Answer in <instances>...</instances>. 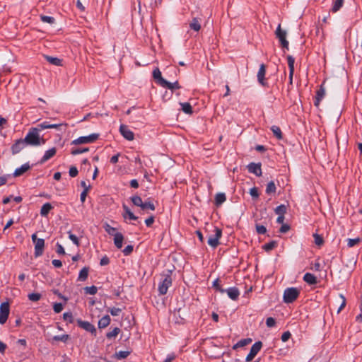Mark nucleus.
Here are the masks:
<instances>
[{
  "instance_id": "f257e3e1",
  "label": "nucleus",
  "mask_w": 362,
  "mask_h": 362,
  "mask_svg": "<svg viewBox=\"0 0 362 362\" xmlns=\"http://www.w3.org/2000/svg\"><path fill=\"white\" fill-rule=\"evenodd\" d=\"M41 130H42V129L38 127V125L36 127L30 128L24 137V144L32 146H38L44 144L45 140L40 135Z\"/></svg>"
},
{
  "instance_id": "f03ea898",
  "label": "nucleus",
  "mask_w": 362,
  "mask_h": 362,
  "mask_svg": "<svg viewBox=\"0 0 362 362\" xmlns=\"http://www.w3.org/2000/svg\"><path fill=\"white\" fill-rule=\"evenodd\" d=\"M172 271L168 270L167 273L162 274L163 279L158 284V291L160 295L167 293L169 287L172 286L173 279L171 278Z\"/></svg>"
},
{
  "instance_id": "7ed1b4c3",
  "label": "nucleus",
  "mask_w": 362,
  "mask_h": 362,
  "mask_svg": "<svg viewBox=\"0 0 362 362\" xmlns=\"http://www.w3.org/2000/svg\"><path fill=\"white\" fill-rule=\"evenodd\" d=\"M300 295V290L295 287L287 288L284 290L283 300L286 303L294 302Z\"/></svg>"
},
{
  "instance_id": "20e7f679",
  "label": "nucleus",
  "mask_w": 362,
  "mask_h": 362,
  "mask_svg": "<svg viewBox=\"0 0 362 362\" xmlns=\"http://www.w3.org/2000/svg\"><path fill=\"white\" fill-rule=\"evenodd\" d=\"M99 137V134L93 133L88 136H83L72 141L71 144L78 145L83 144H91L95 141Z\"/></svg>"
},
{
  "instance_id": "39448f33",
  "label": "nucleus",
  "mask_w": 362,
  "mask_h": 362,
  "mask_svg": "<svg viewBox=\"0 0 362 362\" xmlns=\"http://www.w3.org/2000/svg\"><path fill=\"white\" fill-rule=\"evenodd\" d=\"M32 240L35 244V256L40 257L43 254L45 240L42 238H37L35 233L33 234Z\"/></svg>"
},
{
  "instance_id": "423d86ee",
  "label": "nucleus",
  "mask_w": 362,
  "mask_h": 362,
  "mask_svg": "<svg viewBox=\"0 0 362 362\" xmlns=\"http://www.w3.org/2000/svg\"><path fill=\"white\" fill-rule=\"evenodd\" d=\"M222 235V230L218 227L214 228V234L209 236L208 244L213 248L216 247L219 245V239Z\"/></svg>"
},
{
  "instance_id": "0eeeda50",
  "label": "nucleus",
  "mask_w": 362,
  "mask_h": 362,
  "mask_svg": "<svg viewBox=\"0 0 362 362\" xmlns=\"http://www.w3.org/2000/svg\"><path fill=\"white\" fill-rule=\"evenodd\" d=\"M276 37L279 39L281 45L282 47L286 48V49H288V42L286 40V31L283 30L281 28V25L279 24L275 32Z\"/></svg>"
},
{
  "instance_id": "6e6552de",
  "label": "nucleus",
  "mask_w": 362,
  "mask_h": 362,
  "mask_svg": "<svg viewBox=\"0 0 362 362\" xmlns=\"http://www.w3.org/2000/svg\"><path fill=\"white\" fill-rule=\"evenodd\" d=\"M262 347V343L260 341L255 342L251 347L250 351L246 356L245 361L250 362L253 360L255 356L261 350Z\"/></svg>"
},
{
  "instance_id": "1a4fd4ad",
  "label": "nucleus",
  "mask_w": 362,
  "mask_h": 362,
  "mask_svg": "<svg viewBox=\"0 0 362 362\" xmlns=\"http://www.w3.org/2000/svg\"><path fill=\"white\" fill-rule=\"evenodd\" d=\"M9 304L8 302L1 303L0 305V324L4 325L9 315Z\"/></svg>"
},
{
  "instance_id": "9d476101",
  "label": "nucleus",
  "mask_w": 362,
  "mask_h": 362,
  "mask_svg": "<svg viewBox=\"0 0 362 362\" xmlns=\"http://www.w3.org/2000/svg\"><path fill=\"white\" fill-rule=\"evenodd\" d=\"M77 325L79 327L83 329L84 330L90 332L94 336L96 335V329L93 325L88 321H83L81 319L77 320Z\"/></svg>"
},
{
  "instance_id": "9b49d317",
  "label": "nucleus",
  "mask_w": 362,
  "mask_h": 362,
  "mask_svg": "<svg viewBox=\"0 0 362 362\" xmlns=\"http://www.w3.org/2000/svg\"><path fill=\"white\" fill-rule=\"evenodd\" d=\"M266 74V66L264 64H262L259 66V71L257 72V81L262 86H267L268 83L265 78Z\"/></svg>"
},
{
  "instance_id": "f8f14e48",
  "label": "nucleus",
  "mask_w": 362,
  "mask_h": 362,
  "mask_svg": "<svg viewBox=\"0 0 362 362\" xmlns=\"http://www.w3.org/2000/svg\"><path fill=\"white\" fill-rule=\"evenodd\" d=\"M247 168L250 173H253L257 177L261 176L262 174L260 163H250L247 165Z\"/></svg>"
},
{
  "instance_id": "ddd939ff",
  "label": "nucleus",
  "mask_w": 362,
  "mask_h": 362,
  "mask_svg": "<svg viewBox=\"0 0 362 362\" xmlns=\"http://www.w3.org/2000/svg\"><path fill=\"white\" fill-rule=\"evenodd\" d=\"M119 132L128 141H132L134 138V133L124 124L120 125Z\"/></svg>"
},
{
  "instance_id": "4468645a",
  "label": "nucleus",
  "mask_w": 362,
  "mask_h": 362,
  "mask_svg": "<svg viewBox=\"0 0 362 362\" xmlns=\"http://www.w3.org/2000/svg\"><path fill=\"white\" fill-rule=\"evenodd\" d=\"M325 95V89L323 87V84H322L320 88L316 92V95L314 101V105L316 107H319L321 100Z\"/></svg>"
},
{
  "instance_id": "2eb2a0df",
  "label": "nucleus",
  "mask_w": 362,
  "mask_h": 362,
  "mask_svg": "<svg viewBox=\"0 0 362 362\" xmlns=\"http://www.w3.org/2000/svg\"><path fill=\"white\" fill-rule=\"evenodd\" d=\"M57 153V148L55 147L51 148L46 151L44 156L42 157L40 160L38 162L40 164H42L52 158Z\"/></svg>"
},
{
  "instance_id": "dca6fc26",
  "label": "nucleus",
  "mask_w": 362,
  "mask_h": 362,
  "mask_svg": "<svg viewBox=\"0 0 362 362\" xmlns=\"http://www.w3.org/2000/svg\"><path fill=\"white\" fill-rule=\"evenodd\" d=\"M287 61H288V68H289V83L292 84L293 76V74H294L295 59L292 56L288 55L287 57Z\"/></svg>"
},
{
  "instance_id": "f3484780",
  "label": "nucleus",
  "mask_w": 362,
  "mask_h": 362,
  "mask_svg": "<svg viewBox=\"0 0 362 362\" xmlns=\"http://www.w3.org/2000/svg\"><path fill=\"white\" fill-rule=\"evenodd\" d=\"M153 77L156 82L160 86H162L164 83H166V80L162 77L161 72L158 68H156L153 71Z\"/></svg>"
},
{
  "instance_id": "a211bd4d",
  "label": "nucleus",
  "mask_w": 362,
  "mask_h": 362,
  "mask_svg": "<svg viewBox=\"0 0 362 362\" xmlns=\"http://www.w3.org/2000/svg\"><path fill=\"white\" fill-rule=\"evenodd\" d=\"M225 292H226L228 297L233 300H236L240 295V291L236 287H230L228 289H225Z\"/></svg>"
},
{
  "instance_id": "6ab92c4d",
  "label": "nucleus",
  "mask_w": 362,
  "mask_h": 362,
  "mask_svg": "<svg viewBox=\"0 0 362 362\" xmlns=\"http://www.w3.org/2000/svg\"><path fill=\"white\" fill-rule=\"evenodd\" d=\"M303 280L310 285H314L317 283L316 276L311 273H305L303 276Z\"/></svg>"
},
{
  "instance_id": "aec40b11",
  "label": "nucleus",
  "mask_w": 362,
  "mask_h": 362,
  "mask_svg": "<svg viewBox=\"0 0 362 362\" xmlns=\"http://www.w3.org/2000/svg\"><path fill=\"white\" fill-rule=\"evenodd\" d=\"M123 209H124V214H123V217L124 218H129V220H133V221H135V220H137L138 217L136 216L132 211L131 210L128 208L127 206L126 205H123Z\"/></svg>"
},
{
  "instance_id": "412c9836",
  "label": "nucleus",
  "mask_w": 362,
  "mask_h": 362,
  "mask_svg": "<svg viewBox=\"0 0 362 362\" xmlns=\"http://www.w3.org/2000/svg\"><path fill=\"white\" fill-rule=\"evenodd\" d=\"M123 240L124 236L121 233H117V234L114 235V244L117 248H122Z\"/></svg>"
},
{
  "instance_id": "4be33fe9",
  "label": "nucleus",
  "mask_w": 362,
  "mask_h": 362,
  "mask_svg": "<svg viewBox=\"0 0 362 362\" xmlns=\"http://www.w3.org/2000/svg\"><path fill=\"white\" fill-rule=\"evenodd\" d=\"M62 124H51L49 122L45 121L38 124V127H41L42 129H59Z\"/></svg>"
},
{
  "instance_id": "5701e85b",
  "label": "nucleus",
  "mask_w": 362,
  "mask_h": 362,
  "mask_svg": "<svg viewBox=\"0 0 362 362\" xmlns=\"http://www.w3.org/2000/svg\"><path fill=\"white\" fill-rule=\"evenodd\" d=\"M23 148V139H18L16 143L12 146L11 151L13 154L18 153Z\"/></svg>"
},
{
  "instance_id": "b1692460",
  "label": "nucleus",
  "mask_w": 362,
  "mask_h": 362,
  "mask_svg": "<svg viewBox=\"0 0 362 362\" xmlns=\"http://www.w3.org/2000/svg\"><path fill=\"white\" fill-rule=\"evenodd\" d=\"M110 317L109 315H105L102 318H100L98 321V327L100 329L105 328L107 327L110 323Z\"/></svg>"
},
{
  "instance_id": "393cba45",
  "label": "nucleus",
  "mask_w": 362,
  "mask_h": 362,
  "mask_svg": "<svg viewBox=\"0 0 362 362\" xmlns=\"http://www.w3.org/2000/svg\"><path fill=\"white\" fill-rule=\"evenodd\" d=\"M226 200V196L225 193L219 192L215 196V204L217 206H221Z\"/></svg>"
},
{
  "instance_id": "a878e982",
  "label": "nucleus",
  "mask_w": 362,
  "mask_h": 362,
  "mask_svg": "<svg viewBox=\"0 0 362 362\" xmlns=\"http://www.w3.org/2000/svg\"><path fill=\"white\" fill-rule=\"evenodd\" d=\"M53 209L50 203L44 204L40 209V214L42 216H47L49 211Z\"/></svg>"
},
{
  "instance_id": "bb28decb",
  "label": "nucleus",
  "mask_w": 362,
  "mask_h": 362,
  "mask_svg": "<svg viewBox=\"0 0 362 362\" xmlns=\"http://www.w3.org/2000/svg\"><path fill=\"white\" fill-rule=\"evenodd\" d=\"M252 342V339L246 338L238 341L235 344L233 345V349L235 350L238 348L243 347Z\"/></svg>"
},
{
  "instance_id": "cd10ccee",
  "label": "nucleus",
  "mask_w": 362,
  "mask_h": 362,
  "mask_svg": "<svg viewBox=\"0 0 362 362\" xmlns=\"http://www.w3.org/2000/svg\"><path fill=\"white\" fill-rule=\"evenodd\" d=\"M46 60L50 63L51 64L55 66H62V60L57 57H54L51 56H45Z\"/></svg>"
},
{
  "instance_id": "c85d7f7f",
  "label": "nucleus",
  "mask_w": 362,
  "mask_h": 362,
  "mask_svg": "<svg viewBox=\"0 0 362 362\" xmlns=\"http://www.w3.org/2000/svg\"><path fill=\"white\" fill-rule=\"evenodd\" d=\"M189 28L194 31H199L201 29L199 19L197 17L193 18L192 22L189 23Z\"/></svg>"
},
{
  "instance_id": "c756f323",
  "label": "nucleus",
  "mask_w": 362,
  "mask_h": 362,
  "mask_svg": "<svg viewBox=\"0 0 362 362\" xmlns=\"http://www.w3.org/2000/svg\"><path fill=\"white\" fill-rule=\"evenodd\" d=\"M88 267H83L79 272L78 280L81 281H86L88 276Z\"/></svg>"
},
{
  "instance_id": "7c9ffc66",
  "label": "nucleus",
  "mask_w": 362,
  "mask_h": 362,
  "mask_svg": "<svg viewBox=\"0 0 362 362\" xmlns=\"http://www.w3.org/2000/svg\"><path fill=\"white\" fill-rule=\"evenodd\" d=\"M162 87L167 88L171 90H173L175 89H180L181 87L179 85L178 81H175L174 83H170L166 81V83H164Z\"/></svg>"
},
{
  "instance_id": "2f4dec72",
  "label": "nucleus",
  "mask_w": 362,
  "mask_h": 362,
  "mask_svg": "<svg viewBox=\"0 0 362 362\" xmlns=\"http://www.w3.org/2000/svg\"><path fill=\"white\" fill-rule=\"evenodd\" d=\"M180 105L185 113L191 115L193 112L192 105L189 103H180Z\"/></svg>"
},
{
  "instance_id": "473e14b6",
  "label": "nucleus",
  "mask_w": 362,
  "mask_h": 362,
  "mask_svg": "<svg viewBox=\"0 0 362 362\" xmlns=\"http://www.w3.org/2000/svg\"><path fill=\"white\" fill-rule=\"evenodd\" d=\"M276 190V185L274 181H270L268 182L267 187H266V193L268 194L275 193Z\"/></svg>"
},
{
  "instance_id": "72a5a7b5",
  "label": "nucleus",
  "mask_w": 362,
  "mask_h": 362,
  "mask_svg": "<svg viewBox=\"0 0 362 362\" xmlns=\"http://www.w3.org/2000/svg\"><path fill=\"white\" fill-rule=\"evenodd\" d=\"M271 130L273 132L274 135L278 139H281L283 138V134L281 129L276 125H274L271 127Z\"/></svg>"
},
{
  "instance_id": "f704fd0d",
  "label": "nucleus",
  "mask_w": 362,
  "mask_h": 362,
  "mask_svg": "<svg viewBox=\"0 0 362 362\" xmlns=\"http://www.w3.org/2000/svg\"><path fill=\"white\" fill-rule=\"evenodd\" d=\"M277 246V242L275 240L270 241L269 243L263 245V249L266 252H269Z\"/></svg>"
},
{
  "instance_id": "c9c22d12",
  "label": "nucleus",
  "mask_w": 362,
  "mask_h": 362,
  "mask_svg": "<svg viewBox=\"0 0 362 362\" xmlns=\"http://www.w3.org/2000/svg\"><path fill=\"white\" fill-rule=\"evenodd\" d=\"M141 209L142 210L149 209L151 211H154L156 207L153 203H152L151 201H146L145 202L142 203Z\"/></svg>"
},
{
  "instance_id": "e433bc0d",
  "label": "nucleus",
  "mask_w": 362,
  "mask_h": 362,
  "mask_svg": "<svg viewBox=\"0 0 362 362\" xmlns=\"http://www.w3.org/2000/svg\"><path fill=\"white\" fill-rule=\"evenodd\" d=\"M274 211L279 216H284V214L286 213V207L284 204H281L276 207Z\"/></svg>"
},
{
  "instance_id": "4c0bfd02",
  "label": "nucleus",
  "mask_w": 362,
  "mask_h": 362,
  "mask_svg": "<svg viewBox=\"0 0 362 362\" xmlns=\"http://www.w3.org/2000/svg\"><path fill=\"white\" fill-rule=\"evenodd\" d=\"M347 241V246L349 247H354L355 245H358L359 243H361V239L359 238H348L346 240Z\"/></svg>"
},
{
  "instance_id": "58836bf2",
  "label": "nucleus",
  "mask_w": 362,
  "mask_h": 362,
  "mask_svg": "<svg viewBox=\"0 0 362 362\" xmlns=\"http://www.w3.org/2000/svg\"><path fill=\"white\" fill-rule=\"evenodd\" d=\"M120 329L118 327H115L111 332H109L106 334V337L107 339H111L112 338L116 337L119 333Z\"/></svg>"
},
{
  "instance_id": "ea45409f",
  "label": "nucleus",
  "mask_w": 362,
  "mask_h": 362,
  "mask_svg": "<svg viewBox=\"0 0 362 362\" xmlns=\"http://www.w3.org/2000/svg\"><path fill=\"white\" fill-rule=\"evenodd\" d=\"M104 228L105 231L110 235L114 236L115 234H117V232H116L117 229L114 227H112L108 223H105Z\"/></svg>"
},
{
  "instance_id": "a19ab883",
  "label": "nucleus",
  "mask_w": 362,
  "mask_h": 362,
  "mask_svg": "<svg viewBox=\"0 0 362 362\" xmlns=\"http://www.w3.org/2000/svg\"><path fill=\"white\" fill-rule=\"evenodd\" d=\"M134 205L141 207L143 203L141 198L139 196L135 195L131 198Z\"/></svg>"
},
{
  "instance_id": "79ce46f5",
  "label": "nucleus",
  "mask_w": 362,
  "mask_h": 362,
  "mask_svg": "<svg viewBox=\"0 0 362 362\" xmlns=\"http://www.w3.org/2000/svg\"><path fill=\"white\" fill-rule=\"evenodd\" d=\"M129 354L130 352L129 351H119L116 352L115 356L117 359H123L129 356Z\"/></svg>"
},
{
  "instance_id": "37998d69",
  "label": "nucleus",
  "mask_w": 362,
  "mask_h": 362,
  "mask_svg": "<svg viewBox=\"0 0 362 362\" xmlns=\"http://www.w3.org/2000/svg\"><path fill=\"white\" fill-rule=\"evenodd\" d=\"M40 19L43 23L53 24L55 22L54 18L48 16H40Z\"/></svg>"
},
{
  "instance_id": "c03bdc74",
  "label": "nucleus",
  "mask_w": 362,
  "mask_h": 362,
  "mask_svg": "<svg viewBox=\"0 0 362 362\" xmlns=\"http://www.w3.org/2000/svg\"><path fill=\"white\" fill-rule=\"evenodd\" d=\"M212 286L218 291H219L220 293H225V289L222 288L221 286H220L219 284V279H216L214 282H213V284H212Z\"/></svg>"
},
{
  "instance_id": "a18cd8bd",
  "label": "nucleus",
  "mask_w": 362,
  "mask_h": 362,
  "mask_svg": "<svg viewBox=\"0 0 362 362\" xmlns=\"http://www.w3.org/2000/svg\"><path fill=\"white\" fill-rule=\"evenodd\" d=\"M88 151H89L88 148H73L71 150V154L72 155H78V154H81V153H83L88 152Z\"/></svg>"
},
{
  "instance_id": "49530a36",
  "label": "nucleus",
  "mask_w": 362,
  "mask_h": 362,
  "mask_svg": "<svg viewBox=\"0 0 362 362\" xmlns=\"http://www.w3.org/2000/svg\"><path fill=\"white\" fill-rule=\"evenodd\" d=\"M84 290L86 291V293L90 295H95L98 291V288L95 286H86L84 288Z\"/></svg>"
},
{
  "instance_id": "de8ad7c7",
  "label": "nucleus",
  "mask_w": 362,
  "mask_h": 362,
  "mask_svg": "<svg viewBox=\"0 0 362 362\" xmlns=\"http://www.w3.org/2000/svg\"><path fill=\"white\" fill-rule=\"evenodd\" d=\"M343 2H344V0H335L333 7H332V11L333 12L338 11L340 9V8L342 6Z\"/></svg>"
},
{
  "instance_id": "09e8293b",
  "label": "nucleus",
  "mask_w": 362,
  "mask_h": 362,
  "mask_svg": "<svg viewBox=\"0 0 362 362\" xmlns=\"http://www.w3.org/2000/svg\"><path fill=\"white\" fill-rule=\"evenodd\" d=\"M69 338L68 334H62V335H56L53 337V340L54 341H61L63 342H66Z\"/></svg>"
},
{
  "instance_id": "8fccbe9b",
  "label": "nucleus",
  "mask_w": 362,
  "mask_h": 362,
  "mask_svg": "<svg viewBox=\"0 0 362 362\" xmlns=\"http://www.w3.org/2000/svg\"><path fill=\"white\" fill-rule=\"evenodd\" d=\"M107 311L112 315V316H118L120 313L122 312V309L119 308H108Z\"/></svg>"
},
{
  "instance_id": "3c124183",
  "label": "nucleus",
  "mask_w": 362,
  "mask_h": 362,
  "mask_svg": "<svg viewBox=\"0 0 362 362\" xmlns=\"http://www.w3.org/2000/svg\"><path fill=\"white\" fill-rule=\"evenodd\" d=\"M313 237H314V240H315V243L317 245L321 246L323 244L324 240L321 235H318L317 233H315L313 235Z\"/></svg>"
},
{
  "instance_id": "603ef678",
  "label": "nucleus",
  "mask_w": 362,
  "mask_h": 362,
  "mask_svg": "<svg viewBox=\"0 0 362 362\" xmlns=\"http://www.w3.org/2000/svg\"><path fill=\"white\" fill-rule=\"evenodd\" d=\"M255 228L258 234H265L267 233V228L263 225L256 224Z\"/></svg>"
},
{
  "instance_id": "864d4df0",
  "label": "nucleus",
  "mask_w": 362,
  "mask_h": 362,
  "mask_svg": "<svg viewBox=\"0 0 362 362\" xmlns=\"http://www.w3.org/2000/svg\"><path fill=\"white\" fill-rule=\"evenodd\" d=\"M41 298V295L37 293H33L28 295V298L31 301L36 302L39 300Z\"/></svg>"
},
{
  "instance_id": "5fc2aeb1",
  "label": "nucleus",
  "mask_w": 362,
  "mask_h": 362,
  "mask_svg": "<svg viewBox=\"0 0 362 362\" xmlns=\"http://www.w3.org/2000/svg\"><path fill=\"white\" fill-rule=\"evenodd\" d=\"M69 238L73 242L74 244H75L76 245L78 246L79 245V240L78 238V237L71 233V232H69Z\"/></svg>"
},
{
  "instance_id": "6e6d98bb",
  "label": "nucleus",
  "mask_w": 362,
  "mask_h": 362,
  "mask_svg": "<svg viewBox=\"0 0 362 362\" xmlns=\"http://www.w3.org/2000/svg\"><path fill=\"white\" fill-rule=\"evenodd\" d=\"M53 309L56 313H59L63 310V305L61 303H56L54 304Z\"/></svg>"
},
{
  "instance_id": "4d7b16f0",
  "label": "nucleus",
  "mask_w": 362,
  "mask_h": 362,
  "mask_svg": "<svg viewBox=\"0 0 362 362\" xmlns=\"http://www.w3.org/2000/svg\"><path fill=\"white\" fill-rule=\"evenodd\" d=\"M250 194L254 199H257L259 197V192L257 187H254L250 189Z\"/></svg>"
},
{
  "instance_id": "13d9d810",
  "label": "nucleus",
  "mask_w": 362,
  "mask_h": 362,
  "mask_svg": "<svg viewBox=\"0 0 362 362\" xmlns=\"http://www.w3.org/2000/svg\"><path fill=\"white\" fill-rule=\"evenodd\" d=\"M266 325L268 327H273L276 325L274 318L269 317L266 320Z\"/></svg>"
},
{
  "instance_id": "bf43d9fd",
  "label": "nucleus",
  "mask_w": 362,
  "mask_h": 362,
  "mask_svg": "<svg viewBox=\"0 0 362 362\" xmlns=\"http://www.w3.org/2000/svg\"><path fill=\"white\" fill-rule=\"evenodd\" d=\"M339 297L341 298L342 302H341L340 306L339 307V308L337 310V313H339L344 309V308L346 305V298L344 296V295L343 294H339Z\"/></svg>"
},
{
  "instance_id": "052dcab7",
  "label": "nucleus",
  "mask_w": 362,
  "mask_h": 362,
  "mask_svg": "<svg viewBox=\"0 0 362 362\" xmlns=\"http://www.w3.org/2000/svg\"><path fill=\"white\" fill-rule=\"evenodd\" d=\"M69 173L71 177H75L76 176H77L78 171V169L75 166H71L69 168Z\"/></svg>"
},
{
  "instance_id": "680f3d73",
  "label": "nucleus",
  "mask_w": 362,
  "mask_h": 362,
  "mask_svg": "<svg viewBox=\"0 0 362 362\" xmlns=\"http://www.w3.org/2000/svg\"><path fill=\"white\" fill-rule=\"evenodd\" d=\"M133 246L131 245H129L124 247V249L122 250V252L124 255L127 256L130 255L133 251Z\"/></svg>"
},
{
  "instance_id": "e2e57ef3",
  "label": "nucleus",
  "mask_w": 362,
  "mask_h": 362,
  "mask_svg": "<svg viewBox=\"0 0 362 362\" xmlns=\"http://www.w3.org/2000/svg\"><path fill=\"white\" fill-rule=\"evenodd\" d=\"M291 333L288 331H287L282 334L281 339L282 341L285 342L288 340V339L291 337Z\"/></svg>"
},
{
  "instance_id": "0e129e2a",
  "label": "nucleus",
  "mask_w": 362,
  "mask_h": 362,
  "mask_svg": "<svg viewBox=\"0 0 362 362\" xmlns=\"http://www.w3.org/2000/svg\"><path fill=\"white\" fill-rule=\"evenodd\" d=\"M88 192V189H84L83 192L81 193L80 199L82 203H84V202L86 201Z\"/></svg>"
},
{
  "instance_id": "69168bd1",
  "label": "nucleus",
  "mask_w": 362,
  "mask_h": 362,
  "mask_svg": "<svg viewBox=\"0 0 362 362\" xmlns=\"http://www.w3.org/2000/svg\"><path fill=\"white\" fill-rule=\"evenodd\" d=\"M153 222H154L153 216H151L150 217H148V218H146L145 220V223L148 227L151 226V225L153 223Z\"/></svg>"
},
{
  "instance_id": "338daca9",
  "label": "nucleus",
  "mask_w": 362,
  "mask_h": 362,
  "mask_svg": "<svg viewBox=\"0 0 362 362\" xmlns=\"http://www.w3.org/2000/svg\"><path fill=\"white\" fill-rule=\"evenodd\" d=\"M110 263V259L107 256H104L100 262L101 266L107 265Z\"/></svg>"
},
{
  "instance_id": "774afa93",
  "label": "nucleus",
  "mask_w": 362,
  "mask_h": 362,
  "mask_svg": "<svg viewBox=\"0 0 362 362\" xmlns=\"http://www.w3.org/2000/svg\"><path fill=\"white\" fill-rule=\"evenodd\" d=\"M176 356L175 354H170L167 356L166 358L163 362H172L175 358Z\"/></svg>"
}]
</instances>
